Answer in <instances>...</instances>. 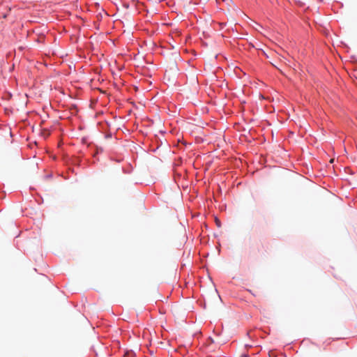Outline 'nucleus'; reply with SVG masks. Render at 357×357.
Wrapping results in <instances>:
<instances>
[{"label": "nucleus", "mask_w": 357, "mask_h": 357, "mask_svg": "<svg viewBox=\"0 0 357 357\" xmlns=\"http://www.w3.org/2000/svg\"><path fill=\"white\" fill-rule=\"evenodd\" d=\"M215 222H216V225L218 227H220L221 224H220V220H218V219L215 220Z\"/></svg>", "instance_id": "1"}]
</instances>
